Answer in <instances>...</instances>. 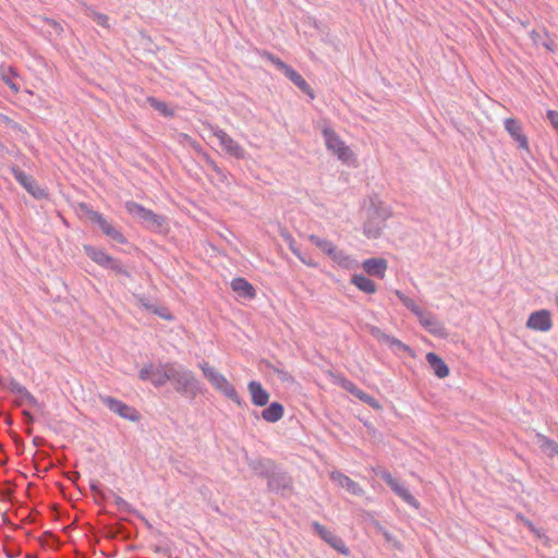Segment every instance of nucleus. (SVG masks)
Here are the masks:
<instances>
[{"label":"nucleus","mask_w":558,"mask_h":558,"mask_svg":"<svg viewBox=\"0 0 558 558\" xmlns=\"http://www.w3.org/2000/svg\"><path fill=\"white\" fill-rule=\"evenodd\" d=\"M20 397L23 399V402H27L33 407H38L37 399L26 389H23V392L20 393Z\"/></svg>","instance_id":"c03bdc74"},{"label":"nucleus","mask_w":558,"mask_h":558,"mask_svg":"<svg viewBox=\"0 0 558 558\" xmlns=\"http://www.w3.org/2000/svg\"><path fill=\"white\" fill-rule=\"evenodd\" d=\"M125 208L131 215L142 220V222H144L147 228L151 230H161L166 222L165 217L157 215L149 209H146L135 202H128L125 204Z\"/></svg>","instance_id":"7ed1b4c3"},{"label":"nucleus","mask_w":558,"mask_h":558,"mask_svg":"<svg viewBox=\"0 0 558 558\" xmlns=\"http://www.w3.org/2000/svg\"><path fill=\"white\" fill-rule=\"evenodd\" d=\"M284 75L293 82L303 93L308 95L311 98H314V93L311 86L306 83V81L302 77L301 74H299L296 71H294L290 65L288 69L283 72Z\"/></svg>","instance_id":"aec40b11"},{"label":"nucleus","mask_w":558,"mask_h":558,"mask_svg":"<svg viewBox=\"0 0 558 558\" xmlns=\"http://www.w3.org/2000/svg\"><path fill=\"white\" fill-rule=\"evenodd\" d=\"M155 313L159 314L160 316H162L163 318H171L169 315H163L161 314L160 312H158L157 310H154Z\"/></svg>","instance_id":"13d9d810"},{"label":"nucleus","mask_w":558,"mask_h":558,"mask_svg":"<svg viewBox=\"0 0 558 558\" xmlns=\"http://www.w3.org/2000/svg\"><path fill=\"white\" fill-rule=\"evenodd\" d=\"M367 328V331L374 337L376 338L378 341L383 342V343H386L388 344L390 348L392 349H398V350H401V351H404V352H410L411 349L409 345L404 344L403 342H401L399 339L392 337V336H389L387 333H385L384 331H381L378 327L376 326H373V325H367L366 326Z\"/></svg>","instance_id":"ddd939ff"},{"label":"nucleus","mask_w":558,"mask_h":558,"mask_svg":"<svg viewBox=\"0 0 558 558\" xmlns=\"http://www.w3.org/2000/svg\"><path fill=\"white\" fill-rule=\"evenodd\" d=\"M323 135L325 138L326 146L329 150L338 156L339 159L348 161L352 156V151L339 138L330 128H324Z\"/></svg>","instance_id":"20e7f679"},{"label":"nucleus","mask_w":558,"mask_h":558,"mask_svg":"<svg viewBox=\"0 0 558 558\" xmlns=\"http://www.w3.org/2000/svg\"><path fill=\"white\" fill-rule=\"evenodd\" d=\"M283 407L279 402H271L262 412V417L268 423H276L283 416Z\"/></svg>","instance_id":"5701e85b"},{"label":"nucleus","mask_w":558,"mask_h":558,"mask_svg":"<svg viewBox=\"0 0 558 558\" xmlns=\"http://www.w3.org/2000/svg\"><path fill=\"white\" fill-rule=\"evenodd\" d=\"M84 251L88 257H90L95 263L102 267H107L111 260V256H109L106 252L98 250L90 245H85Z\"/></svg>","instance_id":"b1692460"},{"label":"nucleus","mask_w":558,"mask_h":558,"mask_svg":"<svg viewBox=\"0 0 558 558\" xmlns=\"http://www.w3.org/2000/svg\"><path fill=\"white\" fill-rule=\"evenodd\" d=\"M308 240L327 255H330L333 252L335 245L326 239H320L315 234H311L308 235Z\"/></svg>","instance_id":"473e14b6"},{"label":"nucleus","mask_w":558,"mask_h":558,"mask_svg":"<svg viewBox=\"0 0 558 558\" xmlns=\"http://www.w3.org/2000/svg\"><path fill=\"white\" fill-rule=\"evenodd\" d=\"M22 414H23V416H24V418H25V423H26L27 425H32V424H33V422H34V417H33V415L31 414V412H29V411L24 410V411L22 412Z\"/></svg>","instance_id":"603ef678"},{"label":"nucleus","mask_w":558,"mask_h":558,"mask_svg":"<svg viewBox=\"0 0 558 558\" xmlns=\"http://www.w3.org/2000/svg\"><path fill=\"white\" fill-rule=\"evenodd\" d=\"M49 23L53 26V28H54L57 32L61 31V27H60V25H59L57 22L51 21V22H49Z\"/></svg>","instance_id":"5fc2aeb1"},{"label":"nucleus","mask_w":558,"mask_h":558,"mask_svg":"<svg viewBox=\"0 0 558 558\" xmlns=\"http://www.w3.org/2000/svg\"><path fill=\"white\" fill-rule=\"evenodd\" d=\"M420 324L433 336L446 338L447 331L444 325L429 312H423L418 317Z\"/></svg>","instance_id":"9d476101"},{"label":"nucleus","mask_w":558,"mask_h":558,"mask_svg":"<svg viewBox=\"0 0 558 558\" xmlns=\"http://www.w3.org/2000/svg\"><path fill=\"white\" fill-rule=\"evenodd\" d=\"M362 266L369 276L384 278L388 264L385 258L378 257L364 260Z\"/></svg>","instance_id":"f3484780"},{"label":"nucleus","mask_w":558,"mask_h":558,"mask_svg":"<svg viewBox=\"0 0 558 558\" xmlns=\"http://www.w3.org/2000/svg\"><path fill=\"white\" fill-rule=\"evenodd\" d=\"M539 448L546 453L548 457L553 458L558 456V444L554 440L537 434Z\"/></svg>","instance_id":"c756f323"},{"label":"nucleus","mask_w":558,"mask_h":558,"mask_svg":"<svg viewBox=\"0 0 558 558\" xmlns=\"http://www.w3.org/2000/svg\"><path fill=\"white\" fill-rule=\"evenodd\" d=\"M199 367L205 378H207V380L213 385L215 389L226 379V377L220 372H218L215 367L210 366L206 362L201 363Z\"/></svg>","instance_id":"412c9836"},{"label":"nucleus","mask_w":558,"mask_h":558,"mask_svg":"<svg viewBox=\"0 0 558 558\" xmlns=\"http://www.w3.org/2000/svg\"><path fill=\"white\" fill-rule=\"evenodd\" d=\"M333 262H336L339 266L343 268H353L356 266V262L347 255L343 251L337 250L335 246L333 252L329 255Z\"/></svg>","instance_id":"bb28decb"},{"label":"nucleus","mask_w":558,"mask_h":558,"mask_svg":"<svg viewBox=\"0 0 558 558\" xmlns=\"http://www.w3.org/2000/svg\"><path fill=\"white\" fill-rule=\"evenodd\" d=\"M90 489L97 495L99 496L101 499L105 498V495L104 493L99 489L98 487V484L97 483H92L90 484Z\"/></svg>","instance_id":"864d4df0"},{"label":"nucleus","mask_w":558,"mask_h":558,"mask_svg":"<svg viewBox=\"0 0 558 558\" xmlns=\"http://www.w3.org/2000/svg\"><path fill=\"white\" fill-rule=\"evenodd\" d=\"M526 327L538 331H548L551 328L550 313L546 310L534 312L530 315Z\"/></svg>","instance_id":"f8f14e48"},{"label":"nucleus","mask_w":558,"mask_h":558,"mask_svg":"<svg viewBox=\"0 0 558 558\" xmlns=\"http://www.w3.org/2000/svg\"><path fill=\"white\" fill-rule=\"evenodd\" d=\"M23 403L24 402H23L22 398H20L19 400L15 401V404L19 405V407L22 405Z\"/></svg>","instance_id":"052dcab7"},{"label":"nucleus","mask_w":558,"mask_h":558,"mask_svg":"<svg viewBox=\"0 0 558 558\" xmlns=\"http://www.w3.org/2000/svg\"><path fill=\"white\" fill-rule=\"evenodd\" d=\"M356 398H359L361 401L365 402L366 404H368L373 409H376V410L381 409V405L379 404V402L374 397L365 393L362 390L359 391Z\"/></svg>","instance_id":"4c0bfd02"},{"label":"nucleus","mask_w":558,"mask_h":558,"mask_svg":"<svg viewBox=\"0 0 558 558\" xmlns=\"http://www.w3.org/2000/svg\"><path fill=\"white\" fill-rule=\"evenodd\" d=\"M270 490L281 495H289L292 489V480L287 473H272L268 480Z\"/></svg>","instance_id":"9b49d317"},{"label":"nucleus","mask_w":558,"mask_h":558,"mask_svg":"<svg viewBox=\"0 0 558 558\" xmlns=\"http://www.w3.org/2000/svg\"><path fill=\"white\" fill-rule=\"evenodd\" d=\"M337 379V383L347 391H349L350 393H352L353 396H357L359 391L361 389H359L352 381H350L349 379L342 377V376H338L336 377Z\"/></svg>","instance_id":"e433bc0d"},{"label":"nucleus","mask_w":558,"mask_h":558,"mask_svg":"<svg viewBox=\"0 0 558 558\" xmlns=\"http://www.w3.org/2000/svg\"><path fill=\"white\" fill-rule=\"evenodd\" d=\"M80 477V474L78 473H73V475L70 477L72 481H75L76 478Z\"/></svg>","instance_id":"bf43d9fd"},{"label":"nucleus","mask_w":558,"mask_h":558,"mask_svg":"<svg viewBox=\"0 0 558 558\" xmlns=\"http://www.w3.org/2000/svg\"><path fill=\"white\" fill-rule=\"evenodd\" d=\"M147 102L157 111H159L165 117H172L173 111L168 108L167 104L160 101L154 97H147Z\"/></svg>","instance_id":"f704fd0d"},{"label":"nucleus","mask_w":558,"mask_h":558,"mask_svg":"<svg viewBox=\"0 0 558 558\" xmlns=\"http://www.w3.org/2000/svg\"><path fill=\"white\" fill-rule=\"evenodd\" d=\"M556 304H557V306H558V295H557V298H556Z\"/></svg>","instance_id":"e2e57ef3"},{"label":"nucleus","mask_w":558,"mask_h":558,"mask_svg":"<svg viewBox=\"0 0 558 558\" xmlns=\"http://www.w3.org/2000/svg\"><path fill=\"white\" fill-rule=\"evenodd\" d=\"M154 371H155V365L154 364H149V365L143 367L140 371V374H138L140 379H142V380H150L151 381Z\"/></svg>","instance_id":"a19ab883"},{"label":"nucleus","mask_w":558,"mask_h":558,"mask_svg":"<svg viewBox=\"0 0 558 558\" xmlns=\"http://www.w3.org/2000/svg\"><path fill=\"white\" fill-rule=\"evenodd\" d=\"M216 389L238 405H242V399L238 395L234 386L227 378Z\"/></svg>","instance_id":"c85d7f7f"},{"label":"nucleus","mask_w":558,"mask_h":558,"mask_svg":"<svg viewBox=\"0 0 558 558\" xmlns=\"http://www.w3.org/2000/svg\"><path fill=\"white\" fill-rule=\"evenodd\" d=\"M107 267L112 269L113 271H116L119 275H123V276H125L128 278L131 277L130 272L126 269H124L122 264L119 260H117V259H114L112 257H111V260H110L109 265H107Z\"/></svg>","instance_id":"58836bf2"},{"label":"nucleus","mask_w":558,"mask_h":558,"mask_svg":"<svg viewBox=\"0 0 558 558\" xmlns=\"http://www.w3.org/2000/svg\"><path fill=\"white\" fill-rule=\"evenodd\" d=\"M248 392L253 404L256 407H265L269 401V393L263 388L260 383L251 380L247 385Z\"/></svg>","instance_id":"2eb2a0df"},{"label":"nucleus","mask_w":558,"mask_h":558,"mask_svg":"<svg viewBox=\"0 0 558 558\" xmlns=\"http://www.w3.org/2000/svg\"><path fill=\"white\" fill-rule=\"evenodd\" d=\"M375 529L381 533L385 541L389 543L393 548L398 549L399 551L403 550V546L391 533H389L387 530H385L379 522H374Z\"/></svg>","instance_id":"72a5a7b5"},{"label":"nucleus","mask_w":558,"mask_h":558,"mask_svg":"<svg viewBox=\"0 0 558 558\" xmlns=\"http://www.w3.org/2000/svg\"><path fill=\"white\" fill-rule=\"evenodd\" d=\"M213 171L219 177L220 181L225 182L227 180L226 173L220 169L214 161H209Z\"/></svg>","instance_id":"3c124183"},{"label":"nucleus","mask_w":558,"mask_h":558,"mask_svg":"<svg viewBox=\"0 0 558 558\" xmlns=\"http://www.w3.org/2000/svg\"><path fill=\"white\" fill-rule=\"evenodd\" d=\"M0 386L8 388L11 392L16 393L19 396L21 392H23V389L25 388L14 379H10L9 384L7 385L3 384L2 379L0 378Z\"/></svg>","instance_id":"ea45409f"},{"label":"nucleus","mask_w":558,"mask_h":558,"mask_svg":"<svg viewBox=\"0 0 558 558\" xmlns=\"http://www.w3.org/2000/svg\"><path fill=\"white\" fill-rule=\"evenodd\" d=\"M81 207L86 210L87 218L90 221L97 223L107 236L111 238L112 240L119 243L125 242V238L123 236V234L113 226H111L99 213L87 208L86 205H81Z\"/></svg>","instance_id":"39448f33"},{"label":"nucleus","mask_w":558,"mask_h":558,"mask_svg":"<svg viewBox=\"0 0 558 558\" xmlns=\"http://www.w3.org/2000/svg\"><path fill=\"white\" fill-rule=\"evenodd\" d=\"M351 282L359 288L361 291L365 293H375L376 284L373 280L366 278L363 275H353L351 278Z\"/></svg>","instance_id":"a878e982"},{"label":"nucleus","mask_w":558,"mask_h":558,"mask_svg":"<svg viewBox=\"0 0 558 558\" xmlns=\"http://www.w3.org/2000/svg\"><path fill=\"white\" fill-rule=\"evenodd\" d=\"M170 367L171 363H166L159 366H155V371L151 378V384L155 387L163 386L168 380H170Z\"/></svg>","instance_id":"4be33fe9"},{"label":"nucleus","mask_w":558,"mask_h":558,"mask_svg":"<svg viewBox=\"0 0 558 558\" xmlns=\"http://www.w3.org/2000/svg\"><path fill=\"white\" fill-rule=\"evenodd\" d=\"M86 15L92 17L98 25L108 28L109 27V17L106 14L98 13L92 8H86Z\"/></svg>","instance_id":"c9c22d12"},{"label":"nucleus","mask_w":558,"mask_h":558,"mask_svg":"<svg viewBox=\"0 0 558 558\" xmlns=\"http://www.w3.org/2000/svg\"><path fill=\"white\" fill-rule=\"evenodd\" d=\"M265 56L282 72H284L288 69L289 65L279 58L275 57L274 54L266 52Z\"/></svg>","instance_id":"a18cd8bd"},{"label":"nucleus","mask_w":558,"mask_h":558,"mask_svg":"<svg viewBox=\"0 0 558 558\" xmlns=\"http://www.w3.org/2000/svg\"><path fill=\"white\" fill-rule=\"evenodd\" d=\"M17 76L16 71L12 68L0 66V78L14 92H19V86L13 82V77Z\"/></svg>","instance_id":"7c9ffc66"},{"label":"nucleus","mask_w":558,"mask_h":558,"mask_svg":"<svg viewBox=\"0 0 558 558\" xmlns=\"http://www.w3.org/2000/svg\"><path fill=\"white\" fill-rule=\"evenodd\" d=\"M390 215V209L381 201L371 198V205L367 208V216L363 227L364 234L368 239H378Z\"/></svg>","instance_id":"f257e3e1"},{"label":"nucleus","mask_w":558,"mask_h":558,"mask_svg":"<svg viewBox=\"0 0 558 558\" xmlns=\"http://www.w3.org/2000/svg\"><path fill=\"white\" fill-rule=\"evenodd\" d=\"M374 472L376 475L380 476L387 485L392 484L393 477L386 469L378 466L377 469H374Z\"/></svg>","instance_id":"49530a36"},{"label":"nucleus","mask_w":558,"mask_h":558,"mask_svg":"<svg viewBox=\"0 0 558 558\" xmlns=\"http://www.w3.org/2000/svg\"><path fill=\"white\" fill-rule=\"evenodd\" d=\"M11 171L15 178V180L35 198L41 199L47 196L46 192L39 187L36 181L27 175L24 171H22L19 167H12Z\"/></svg>","instance_id":"6e6552de"},{"label":"nucleus","mask_w":558,"mask_h":558,"mask_svg":"<svg viewBox=\"0 0 558 558\" xmlns=\"http://www.w3.org/2000/svg\"><path fill=\"white\" fill-rule=\"evenodd\" d=\"M26 433H27V434H31V433H32V427H31V425H28V428L26 429Z\"/></svg>","instance_id":"680f3d73"},{"label":"nucleus","mask_w":558,"mask_h":558,"mask_svg":"<svg viewBox=\"0 0 558 558\" xmlns=\"http://www.w3.org/2000/svg\"><path fill=\"white\" fill-rule=\"evenodd\" d=\"M505 129L509 133V135L519 144V147L523 149H527V138L522 132L521 123L513 118H508L505 120Z\"/></svg>","instance_id":"4468645a"},{"label":"nucleus","mask_w":558,"mask_h":558,"mask_svg":"<svg viewBox=\"0 0 558 558\" xmlns=\"http://www.w3.org/2000/svg\"><path fill=\"white\" fill-rule=\"evenodd\" d=\"M426 361L438 378H445L449 375V367L436 353L428 352Z\"/></svg>","instance_id":"a211bd4d"},{"label":"nucleus","mask_w":558,"mask_h":558,"mask_svg":"<svg viewBox=\"0 0 558 558\" xmlns=\"http://www.w3.org/2000/svg\"><path fill=\"white\" fill-rule=\"evenodd\" d=\"M113 496H114V502H116V505H117L119 510L125 511V512H132L133 511L131 505L128 501H125L122 497H120V496H118L116 494H113Z\"/></svg>","instance_id":"79ce46f5"},{"label":"nucleus","mask_w":558,"mask_h":558,"mask_svg":"<svg viewBox=\"0 0 558 558\" xmlns=\"http://www.w3.org/2000/svg\"><path fill=\"white\" fill-rule=\"evenodd\" d=\"M289 243L290 250L293 252L294 255H296L303 263H306L305 259L302 257L300 250L295 246L294 240L288 235L286 236Z\"/></svg>","instance_id":"09e8293b"},{"label":"nucleus","mask_w":558,"mask_h":558,"mask_svg":"<svg viewBox=\"0 0 558 558\" xmlns=\"http://www.w3.org/2000/svg\"><path fill=\"white\" fill-rule=\"evenodd\" d=\"M312 526L314 531L332 548H335L337 551L343 555H349L350 551L345 546L344 542L340 537L336 536L332 532L327 530L324 525L319 524L318 522H313Z\"/></svg>","instance_id":"1a4fd4ad"},{"label":"nucleus","mask_w":558,"mask_h":558,"mask_svg":"<svg viewBox=\"0 0 558 558\" xmlns=\"http://www.w3.org/2000/svg\"><path fill=\"white\" fill-rule=\"evenodd\" d=\"M388 486L400 497L402 498L407 504L418 508V502L416 499L411 495V493L403 487L396 478L392 480V484H388Z\"/></svg>","instance_id":"393cba45"},{"label":"nucleus","mask_w":558,"mask_h":558,"mask_svg":"<svg viewBox=\"0 0 558 558\" xmlns=\"http://www.w3.org/2000/svg\"><path fill=\"white\" fill-rule=\"evenodd\" d=\"M231 288L241 298L253 299L255 296V289L244 278L233 279L231 282Z\"/></svg>","instance_id":"6ab92c4d"},{"label":"nucleus","mask_w":558,"mask_h":558,"mask_svg":"<svg viewBox=\"0 0 558 558\" xmlns=\"http://www.w3.org/2000/svg\"><path fill=\"white\" fill-rule=\"evenodd\" d=\"M330 477L352 495L361 496L364 493L363 488L356 482L340 472H332Z\"/></svg>","instance_id":"dca6fc26"},{"label":"nucleus","mask_w":558,"mask_h":558,"mask_svg":"<svg viewBox=\"0 0 558 558\" xmlns=\"http://www.w3.org/2000/svg\"><path fill=\"white\" fill-rule=\"evenodd\" d=\"M138 302L146 308H150V306L147 304V302L144 301V299H138Z\"/></svg>","instance_id":"4d7b16f0"},{"label":"nucleus","mask_w":558,"mask_h":558,"mask_svg":"<svg viewBox=\"0 0 558 558\" xmlns=\"http://www.w3.org/2000/svg\"><path fill=\"white\" fill-rule=\"evenodd\" d=\"M547 118L550 121L553 128L558 132V112L555 110H548Z\"/></svg>","instance_id":"8fccbe9b"},{"label":"nucleus","mask_w":558,"mask_h":558,"mask_svg":"<svg viewBox=\"0 0 558 558\" xmlns=\"http://www.w3.org/2000/svg\"><path fill=\"white\" fill-rule=\"evenodd\" d=\"M33 442H34L35 446H39L43 442V439L39 438V437H35Z\"/></svg>","instance_id":"6e6d98bb"},{"label":"nucleus","mask_w":558,"mask_h":558,"mask_svg":"<svg viewBox=\"0 0 558 558\" xmlns=\"http://www.w3.org/2000/svg\"><path fill=\"white\" fill-rule=\"evenodd\" d=\"M268 366L270 367V365H268ZM271 368H272L274 373H276L278 375V377L281 381H291L292 380V376L288 372H286L279 367H276V366H271Z\"/></svg>","instance_id":"de8ad7c7"},{"label":"nucleus","mask_w":558,"mask_h":558,"mask_svg":"<svg viewBox=\"0 0 558 558\" xmlns=\"http://www.w3.org/2000/svg\"><path fill=\"white\" fill-rule=\"evenodd\" d=\"M100 400L106 407H108L112 412L117 413L119 416L130 420L132 422H137L140 420L138 412L134 408L123 403L122 401L109 396L100 397Z\"/></svg>","instance_id":"0eeeda50"},{"label":"nucleus","mask_w":558,"mask_h":558,"mask_svg":"<svg viewBox=\"0 0 558 558\" xmlns=\"http://www.w3.org/2000/svg\"><path fill=\"white\" fill-rule=\"evenodd\" d=\"M208 126L213 131L214 135L219 140L220 145L227 154L236 159H243L245 157V150L223 130L214 128L210 124H208Z\"/></svg>","instance_id":"423d86ee"},{"label":"nucleus","mask_w":558,"mask_h":558,"mask_svg":"<svg viewBox=\"0 0 558 558\" xmlns=\"http://www.w3.org/2000/svg\"><path fill=\"white\" fill-rule=\"evenodd\" d=\"M170 381L173 383L175 391L180 395L194 398L199 391V381L193 372L173 363L170 367Z\"/></svg>","instance_id":"f03ea898"},{"label":"nucleus","mask_w":558,"mask_h":558,"mask_svg":"<svg viewBox=\"0 0 558 558\" xmlns=\"http://www.w3.org/2000/svg\"><path fill=\"white\" fill-rule=\"evenodd\" d=\"M517 518L521 520L527 529L534 533L538 538L543 537V534L538 529L535 527V525L527 519H525L522 514H518Z\"/></svg>","instance_id":"37998d69"},{"label":"nucleus","mask_w":558,"mask_h":558,"mask_svg":"<svg viewBox=\"0 0 558 558\" xmlns=\"http://www.w3.org/2000/svg\"><path fill=\"white\" fill-rule=\"evenodd\" d=\"M216 389L238 405H242V399L238 395L234 386L227 378Z\"/></svg>","instance_id":"cd10ccee"},{"label":"nucleus","mask_w":558,"mask_h":558,"mask_svg":"<svg viewBox=\"0 0 558 558\" xmlns=\"http://www.w3.org/2000/svg\"><path fill=\"white\" fill-rule=\"evenodd\" d=\"M395 294L399 298V300L403 303V305L410 310L416 317H418L424 311L415 304V302L408 298L400 290H396Z\"/></svg>","instance_id":"2f4dec72"}]
</instances>
